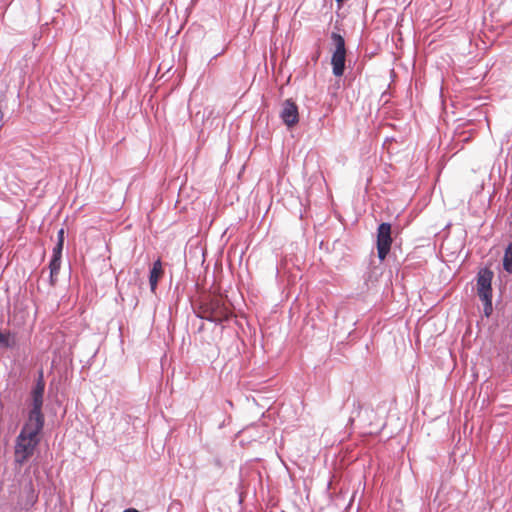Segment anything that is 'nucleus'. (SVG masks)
<instances>
[{"label":"nucleus","instance_id":"obj_8","mask_svg":"<svg viewBox=\"0 0 512 512\" xmlns=\"http://www.w3.org/2000/svg\"><path fill=\"white\" fill-rule=\"evenodd\" d=\"M38 500V492L34 487L32 479L24 482L21 488V504L24 508L33 507Z\"/></svg>","mask_w":512,"mask_h":512},{"label":"nucleus","instance_id":"obj_5","mask_svg":"<svg viewBox=\"0 0 512 512\" xmlns=\"http://www.w3.org/2000/svg\"><path fill=\"white\" fill-rule=\"evenodd\" d=\"M391 244V225L386 222L381 223L377 229V253L381 261H383L390 252Z\"/></svg>","mask_w":512,"mask_h":512},{"label":"nucleus","instance_id":"obj_3","mask_svg":"<svg viewBox=\"0 0 512 512\" xmlns=\"http://www.w3.org/2000/svg\"><path fill=\"white\" fill-rule=\"evenodd\" d=\"M39 442V435L20 431L19 435L16 437L14 446L15 464L22 466L27 462L29 458L33 456Z\"/></svg>","mask_w":512,"mask_h":512},{"label":"nucleus","instance_id":"obj_15","mask_svg":"<svg viewBox=\"0 0 512 512\" xmlns=\"http://www.w3.org/2000/svg\"><path fill=\"white\" fill-rule=\"evenodd\" d=\"M62 243L64 244V229L61 228L58 233H57V243Z\"/></svg>","mask_w":512,"mask_h":512},{"label":"nucleus","instance_id":"obj_10","mask_svg":"<svg viewBox=\"0 0 512 512\" xmlns=\"http://www.w3.org/2000/svg\"><path fill=\"white\" fill-rule=\"evenodd\" d=\"M61 267V259L58 257H52L49 263L50 270V284L54 285L56 282V277L60 271Z\"/></svg>","mask_w":512,"mask_h":512},{"label":"nucleus","instance_id":"obj_4","mask_svg":"<svg viewBox=\"0 0 512 512\" xmlns=\"http://www.w3.org/2000/svg\"><path fill=\"white\" fill-rule=\"evenodd\" d=\"M331 40L335 45V50L332 54L331 65L333 75L336 77H341L345 71V61H346V46L345 40L343 36L339 33L332 32Z\"/></svg>","mask_w":512,"mask_h":512},{"label":"nucleus","instance_id":"obj_6","mask_svg":"<svg viewBox=\"0 0 512 512\" xmlns=\"http://www.w3.org/2000/svg\"><path fill=\"white\" fill-rule=\"evenodd\" d=\"M492 278L493 272L489 269H482L478 273L477 293L479 298H487L488 296H492Z\"/></svg>","mask_w":512,"mask_h":512},{"label":"nucleus","instance_id":"obj_1","mask_svg":"<svg viewBox=\"0 0 512 512\" xmlns=\"http://www.w3.org/2000/svg\"><path fill=\"white\" fill-rule=\"evenodd\" d=\"M45 390V382L43 371L39 372L38 379L31 391L32 407L28 414V419L23 425L21 431L31 432L39 435L44 427V415L42 413L43 395Z\"/></svg>","mask_w":512,"mask_h":512},{"label":"nucleus","instance_id":"obj_14","mask_svg":"<svg viewBox=\"0 0 512 512\" xmlns=\"http://www.w3.org/2000/svg\"><path fill=\"white\" fill-rule=\"evenodd\" d=\"M63 245L61 242L60 243H56V245L54 246L53 248V255L52 257H58L61 259L62 257V250H63Z\"/></svg>","mask_w":512,"mask_h":512},{"label":"nucleus","instance_id":"obj_2","mask_svg":"<svg viewBox=\"0 0 512 512\" xmlns=\"http://www.w3.org/2000/svg\"><path fill=\"white\" fill-rule=\"evenodd\" d=\"M195 313L197 317L217 325L228 321L232 316L229 305L216 296L202 299Z\"/></svg>","mask_w":512,"mask_h":512},{"label":"nucleus","instance_id":"obj_13","mask_svg":"<svg viewBox=\"0 0 512 512\" xmlns=\"http://www.w3.org/2000/svg\"><path fill=\"white\" fill-rule=\"evenodd\" d=\"M484 303V314L489 317L493 311L492 307V296H488L487 298H480Z\"/></svg>","mask_w":512,"mask_h":512},{"label":"nucleus","instance_id":"obj_16","mask_svg":"<svg viewBox=\"0 0 512 512\" xmlns=\"http://www.w3.org/2000/svg\"><path fill=\"white\" fill-rule=\"evenodd\" d=\"M123 512H139V511L134 508H128V509H125Z\"/></svg>","mask_w":512,"mask_h":512},{"label":"nucleus","instance_id":"obj_7","mask_svg":"<svg viewBox=\"0 0 512 512\" xmlns=\"http://www.w3.org/2000/svg\"><path fill=\"white\" fill-rule=\"evenodd\" d=\"M280 118L288 127L294 126L299 121V113L297 105L287 99L284 101L282 105V110L280 112Z\"/></svg>","mask_w":512,"mask_h":512},{"label":"nucleus","instance_id":"obj_12","mask_svg":"<svg viewBox=\"0 0 512 512\" xmlns=\"http://www.w3.org/2000/svg\"><path fill=\"white\" fill-rule=\"evenodd\" d=\"M15 345V337L11 332L3 333L0 331V347L12 348Z\"/></svg>","mask_w":512,"mask_h":512},{"label":"nucleus","instance_id":"obj_9","mask_svg":"<svg viewBox=\"0 0 512 512\" xmlns=\"http://www.w3.org/2000/svg\"><path fill=\"white\" fill-rule=\"evenodd\" d=\"M162 273H163L162 263H161L160 259H158L153 263L152 268L150 269V273H149V284H150V289L153 293L156 291L157 284H158L159 278L161 277Z\"/></svg>","mask_w":512,"mask_h":512},{"label":"nucleus","instance_id":"obj_11","mask_svg":"<svg viewBox=\"0 0 512 512\" xmlns=\"http://www.w3.org/2000/svg\"><path fill=\"white\" fill-rule=\"evenodd\" d=\"M503 268L506 272L512 274V242H510L505 249Z\"/></svg>","mask_w":512,"mask_h":512}]
</instances>
